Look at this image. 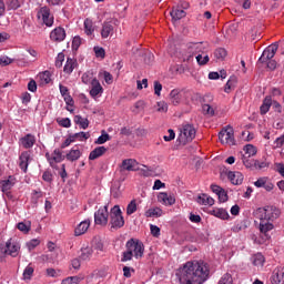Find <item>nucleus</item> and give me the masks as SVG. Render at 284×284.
Returning a JSON list of instances; mask_svg holds the SVG:
<instances>
[{"label": "nucleus", "instance_id": "nucleus-1", "mask_svg": "<svg viewBox=\"0 0 284 284\" xmlns=\"http://www.w3.org/2000/svg\"><path fill=\"white\" fill-rule=\"evenodd\" d=\"M181 284H203L210 278V265L204 261L186 262L176 272Z\"/></svg>", "mask_w": 284, "mask_h": 284}, {"label": "nucleus", "instance_id": "nucleus-2", "mask_svg": "<svg viewBox=\"0 0 284 284\" xmlns=\"http://www.w3.org/2000/svg\"><path fill=\"white\" fill-rule=\"evenodd\" d=\"M260 214V232L267 236V232L274 230V221L281 216V210L276 206H264L257 210Z\"/></svg>", "mask_w": 284, "mask_h": 284}, {"label": "nucleus", "instance_id": "nucleus-3", "mask_svg": "<svg viewBox=\"0 0 284 284\" xmlns=\"http://www.w3.org/2000/svg\"><path fill=\"white\" fill-rule=\"evenodd\" d=\"M125 250L122 253L121 262L128 263V261H132V258H143V254H145V245L139 239H130L125 243Z\"/></svg>", "mask_w": 284, "mask_h": 284}, {"label": "nucleus", "instance_id": "nucleus-4", "mask_svg": "<svg viewBox=\"0 0 284 284\" xmlns=\"http://www.w3.org/2000/svg\"><path fill=\"white\" fill-rule=\"evenodd\" d=\"M109 225L112 230H121L125 225V217H123V211L121 206L114 205L109 213Z\"/></svg>", "mask_w": 284, "mask_h": 284}, {"label": "nucleus", "instance_id": "nucleus-5", "mask_svg": "<svg viewBox=\"0 0 284 284\" xmlns=\"http://www.w3.org/2000/svg\"><path fill=\"white\" fill-rule=\"evenodd\" d=\"M195 136H196V129H194V125L184 124L181 129L178 141L182 143V145H185L186 143L194 141Z\"/></svg>", "mask_w": 284, "mask_h": 284}, {"label": "nucleus", "instance_id": "nucleus-6", "mask_svg": "<svg viewBox=\"0 0 284 284\" xmlns=\"http://www.w3.org/2000/svg\"><path fill=\"white\" fill-rule=\"evenodd\" d=\"M219 140L223 145H236V140H234V129L227 125L219 133Z\"/></svg>", "mask_w": 284, "mask_h": 284}, {"label": "nucleus", "instance_id": "nucleus-7", "mask_svg": "<svg viewBox=\"0 0 284 284\" xmlns=\"http://www.w3.org/2000/svg\"><path fill=\"white\" fill-rule=\"evenodd\" d=\"M110 219V212L108 211V205H104L103 207H100L94 213V223L95 225H102L105 227L108 225V221Z\"/></svg>", "mask_w": 284, "mask_h": 284}, {"label": "nucleus", "instance_id": "nucleus-8", "mask_svg": "<svg viewBox=\"0 0 284 284\" xmlns=\"http://www.w3.org/2000/svg\"><path fill=\"white\" fill-rule=\"evenodd\" d=\"M189 55L184 58V61H192L194 59V54H203L205 52V44L203 42H192L187 47Z\"/></svg>", "mask_w": 284, "mask_h": 284}, {"label": "nucleus", "instance_id": "nucleus-9", "mask_svg": "<svg viewBox=\"0 0 284 284\" xmlns=\"http://www.w3.org/2000/svg\"><path fill=\"white\" fill-rule=\"evenodd\" d=\"M276 52H278V42H275L271 45H268L262 53V55L258 59V63H267L274 57L276 55Z\"/></svg>", "mask_w": 284, "mask_h": 284}, {"label": "nucleus", "instance_id": "nucleus-10", "mask_svg": "<svg viewBox=\"0 0 284 284\" xmlns=\"http://www.w3.org/2000/svg\"><path fill=\"white\" fill-rule=\"evenodd\" d=\"M38 17L39 19H42L47 28H52L54 24V17L50 16V8L48 7H42L38 12Z\"/></svg>", "mask_w": 284, "mask_h": 284}, {"label": "nucleus", "instance_id": "nucleus-11", "mask_svg": "<svg viewBox=\"0 0 284 284\" xmlns=\"http://www.w3.org/2000/svg\"><path fill=\"white\" fill-rule=\"evenodd\" d=\"M223 174H225V176H227L229 181L233 184V185H241L243 183V173L239 172V171H224L221 173V175L223 176Z\"/></svg>", "mask_w": 284, "mask_h": 284}, {"label": "nucleus", "instance_id": "nucleus-12", "mask_svg": "<svg viewBox=\"0 0 284 284\" xmlns=\"http://www.w3.org/2000/svg\"><path fill=\"white\" fill-rule=\"evenodd\" d=\"M16 184L17 178H14V175H10L7 180L0 181V190L4 194H10V191L12 190V187H14Z\"/></svg>", "mask_w": 284, "mask_h": 284}, {"label": "nucleus", "instance_id": "nucleus-13", "mask_svg": "<svg viewBox=\"0 0 284 284\" xmlns=\"http://www.w3.org/2000/svg\"><path fill=\"white\" fill-rule=\"evenodd\" d=\"M271 283L272 284H284V267L278 266L274 268L271 275Z\"/></svg>", "mask_w": 284, "mask_h": 284}, {"label": "nucleus", "instance_id": "nucleus-14", "mask_svg": "<svg viewBox=\"0 0 284 284\" xmlns=\"http://www.w3.org/2000/svg\"><path fill=\"white\" fill-rule=\"evenodd\" d=\"M50 39L55 43H61V41H65V29H63L62 27L53 29L50 33Z\"/></svg>", "mask_w": 284, "mask_h": 284}, {"label": "nucleus", "instance_id": "nucleus-15", "mask_svg": "<svg viewBox=\"0 0 284 284\" xmlns=\"http://www.w3.org/2000/svg\"><path fill=\"white\" fill-rule=\"evenodd\" d=\"M6 250H7V254L14 258L19 256V250H21V246L19 245V243L12 242V239H10L6 243Z\"/></svg>", "mask_w": 284, "mask_h": 284}, {"label": "nucleus", "instance_id": "nucleus-16", "mask_svg": "<svg viewBox=\"0 0 284 284\" xmlns=\"http://www.w3.org/2000/svg\"><path fill=\"white\" fill-rule=\"evenodd\" d=\"M121 168L126 172H139V162L134 159H126L122 161Z\"/></svg>", "mask_w": 284, "mask_h": 284}, {"label": "nucleus", "instance_id": "nucleus-17", "mask_svg": "<svg viewBox=\"0 0 284 284\" xmlns=\"http://www.w3.org/2000/svg\"><path fill=\"white\" fill-rule=\"evenodd\" d=\"M45 156L51 168H54V163H61V161H63V153L59 149H55L51 156L49 153H47Z\"/></svg>", "mask_w": 284, "mask_h": 284}, {"label": "nucleus", "instance_id": "nucleus-18", "mask_svg": "<svg viewBox=\"0 0 284 284\" xmlns=\"http://www.w3.org/2000/svg\"><path fill=\"white\" fill-rule=\"evenodd\" d=\"M158 201L162 203V205H174V203H176L174 195H169L166 192L159 193Z\"/></svg>", "mask_w": 284, "mask_h": 284}, {"label": "nucleus", "instance_id": "nucleus-19", "mask_svg": "<svg viewBox=\"0 0 284 284\" xmlns=\"http://www.w3.org/2000/svg\"><path fill=\"white\" fill-rule=\"evenodd\" d=\"M34 143H37V138L30 133L20 139V145H22L24 150H30V148L34 146Z\"/></svg>", "mask_w": 284, "mask_h": 284}, {"label": "nucleus", "instance_id": "nucleus-20", "mask_svg": "<svg viewBox=\"0 0 284 284\" xmlns=\"http://www.w3.org/2000/svg\"><path fill=\"white\" fill-rule=\"evenodd\" d=\"M28 165H30V152L24 151L19 156V168L23 172H28Z\"/></svg>", "mask_w": 284, "mask_h": 284}, {"label": "nucleus", "instance_id": "nucleus-21", "mask_svg": "<svg viewBox=\"0 0 284 284\" xmlns=\"http://www.w3.org/2000/svg\"><path fill=\"white\" fill-rule=\"evenodd\" d=\"M91 90H90V95L95 98L99 97V94H103V87H101V82L97 78H94L91 82Z\"/></svg>", "mask_w": 284, "mask_h": 284}, {"label": "nucleus", "instance_id": "nucleus-22", "mask_svg": "<svg viewBox=\"0 0 284 284\" xmlns=\"http://www.w3.org/2000/svg\"><path fill=\"white\" fill-rule=\"evenodd\" d=\"M90 230V220L82 221L74 230L75 236H83Z\"/></svg>", "mask_w": 284, "mask_h": 284}, {"label": "nucleus", "instance_id": "nucleus-23", "mask_svg": "<svg viewBox=\"0 0 284 284\" xmlns=\"http://www.w3.org/2000/svg\"><path fill=\"white\" fill-rule=\"evenodd\" d=\"M108 152V149L105 146H98L93 151L90 152L89 154V160L90 161H97V159L103 156Z\"/></svg>", "mask_w": 284, "mask_h": 284}, {"label": "nucleus", "instance_id": "nucleus-24", "mask_svg": "<svg viewBox=\"0 0 284 284\" xmlns=\"http://www.w3.org/2000/svg\"><path fill=\"white\" fill-rule=\"evenodd\" d=\"M114 32V26L112 22H104L102 24L101 37L102 39H108Z\"/></svg>", "mask_w": 284, "mask_h": 284}, {"label": "nucleus", "instance_id": "nucleus-25", "mask_svg": "<svg viewBox=\"0 0 284 284\" xmlns=\"http://www.w3.org/2000/svg\"><path fill=\"white\" fill-rule=\"evenodd\" d=\"M211 214L216 216V219H222V221H227L230 219V213H227L225 209H213Z\"/></svg>", "mask_w": 284, "mask_h": 284}, {"label": "nucleus", "instance_id": "nucleus-26", "mask_svg": "<svg viewBox=\"0 0 284 284\" xmlns=\"http://www.w3.org/2000/svg\"><path fill=\"white\" fill-rule=\"evenodd\" d=\"M169 99L173 105H179L181 103V91L179 89H173L170 92Z\"/></svg>", "mask_w": 284, "mask_h": 284}, {"label": "nucleus", "instance_id": "nucleus-27", "mask_svg": "<svg viewBox=\"0 0 284 284\" xmlns=\"http://www.w3.org/2000/svg\"><path fill=\"white\" fill-rule=\"evenodd\" d=\"M146 219H159L160 216H163V210L161 207H153L149 209L145 212Z\"/></svg>", "mask_w": 284, "mask_h": 284}, {"label": "nucleus", "instance_id": "nucleus-28", "mask_svg": "<svg viewBox=\"0 0 284 284\" xmlns=\"http://www.w3.org/2000/svg\"><path fill=\"white\" fill-rule=\"evenodd\" d=\"M270 108H272V97L267 95L260 106L261 114H267L270 112Z\"/></svg>", "mask_w": 284, "mask_h": 284}, {"label": "nucleus", "instance_id": "nucleus-29", "mask_svg": "<svg viewBox=\"0 0 284 284\" xmlns=\"http://www.w3.org/2000/svg\"><path fill=\"white\" fill-rule=\"evenodd\" d=\"M67 161H71V163H74V161H79L81 159V151L79 149H71L70 152L65 155Z\"/></svg>", "mask_w": 284, "mask_h": 284}, {"label": "nucleus", "instance_id": "nucleus-30", "mask_svg": "<svg viewBox=\"0 0 284 284\" xmlns=\"http://www.w3.org/2000/svg\"><path fill=\"white\" fill-rule=\"evenodd\" d=\"M74 123L77 125H80L82 130H88V128L90 126V121L88 120V118H83L81 115L74 116Z\"/></svg>", "mask_w": 284, "mask_h": 284}, {"label": "nucleus", "instance_id": "nucleus-31", "mask_svg": "<svg viewBox=\"0 0 284 284\" xmlns=\"http://www.w3.org/2000/svg\"><path fill=\"white\" fill-rule=\"evenodd\" d=\"M74 68H77V60H74L72 58H68L67 63L63 69L65 74H72V72H74Z\"/></svg>", "mask_w": 284, "mask_h": 284}, {"label": "nucleus", "instance_id": "nucleus-32", "mask_svg": "<svg viewBox=\"0 0 284 284\" xmlns=\"http://www.w3.org/2000/svg\"><path fill=\"white\" fill-rule=\"evenodd\" d=\"M38 78L40 79L41 85H48L52 81V73L50 71H43L39 73Z\"/></svg>", "mask_w": 284, "mask_h": 284}, {"label": "nucleus", "instance_id": "nucleus-33", "mask_svg": "<svg viewBox=\"0 0 284 284\" xmlns=\"http://www.w3.org/2000/svg\"><path fill=\"white\" fill-rule=\"evenodd\" d=\"M197 203L200 205H213L214 200L212 199V196H209L207 194L204 193L197 196Z\"/></svg>", "mask_w": 284, "mask_h": 284}, {"label": "nucleus", "instance_id": "nucleus-34", "mask_svg": "<svg viewBox=\"0 0 284 284\" xmlns=\"http://www.w3.org/2000/svg\"><path fill=\"white\" fill-rule=\"evenodd\" d=\"M171 17L173 21H180V19H183V17H185V11L183 9L174 8L171 11Z\"/></svg>", "mask_w": 284, "mask_h": 284}, {"label": "nucleus", "instance_id": "nucleus-35", "mask_svg": "<svg viewBox=\"0 0 284 284\" xmlns=\"http://www.w3.org/2000/svg\"><path fill=\"white\" fill-rule=\"evenodd\" d=\"M93 252L94 251L90 246L82 248L81 250V255H80L81 261H90V258L92 257Z\"/></svg>", "mask_w": 284, "mask_h": 284}, {"label": "nucleus", "instance_id": "nucleus-36", "mask_svg": "<svg viewBox=\"0 0 284 284\" xmlns=\"http://www.w3.org/2000/svg\"><path fill=\"white\" fill-rule=\"evenodd\" d=\"M73 141H88L90 139V132H79L71 135Z\"/></svg>", "mask_w": 284, "mask_h": 284}, {"label": "nucleus", "instance_id": "nucleus-37", "mask_svg": "<svg viewBox=\"0 0 284 284\" xmlns=\"http://www.w3.org/2000/svg\"><path fill=\"white\" fill-rule=\"evenodd\" d=\"M110 134H108L105 131H102V134L95 140V145H103V143H108L110 141Z\"/></svg>", "mask_w": 284, "mask_h": 284}, {"label": "nucleus", "instance_id": "nucleus-38", "mask_svg": "<svg viewBox=\"0 0 284 284\" xmlns=\"http://www.w3.org/2000/svg\"><path fill=\"white\" fill-rule=\"evenodd\" d=\"M6 6L7 10H19V8H21V2L19 0H8Z\"/></svg>", "mask_w": 284, "mask_h": 284}, {"label": "nucleus", "instance_id": "nucleus-39", "mask_svg": "<svg viewBox=\"0 0 284 284\" xmlns=\"http://www.w3.org/2000/svg\"><path fill=\"white\" fill-rule=\"evenodd\" d=\"M84 32L85 34L90 36L94 32V27L92 26V20L85 19L84 20Z\"/></svg>", "mask_w": 284, "mask_h": 284}, {"label": "nucleus", "instance_id": "nucleus-40", "mask_svg": "<svg viewBox=\"0 0 284 284\" xmlns=\"http://www.w3.org/2000/svg\"><path fill=\"white\" fill-rule=\"evenodd\" d=\"M136 212V200H132L126 206V215L132 216Z\"/></svg>", "mask_w": 284, "mask_h": 284}, {"label": "nucleus", "instance_id": "nucleus-41", "mask_svg": "<svg viewBox=\"0 0 284 284\" xmlns=\"http://www.w3.org/2000/svg\"><path fill=\"white\" fill-rule=\"evenodd\" d=\"M32 274H34V267L28 265L23 271L24 281H30V278H32Z\"/></svg>", "mask_w": 284, "mask_h": 284}, {"label": "nucleus", "instance_id": "nucleus-42", "mask_svg": "<svg viewBox=\"0 0 284 284\" xmlns=\"http://www.w3.org/2000/svg\"><path fill=\"white\" fill-rule=\"evenodd\" d=\"M81 283V277L79 276H70L62 280L61 284H79Z\"/></svg>", "mask_w": 284, "mask_h": 284}, {"label": "nucleus", "instance_id": "nucleus-43", "mask_svg": "<svg viewBox=\"0 0 284 284\" xmlns=\"http://www.w3.org/2000/svg\"><path fill=\"white\" fill-rule=\"evenodd\" d=\"M235 85H236V78L233 77L226 82L224 92H226V94H230L232 88H234Z\"/></svg>", "mask_w": 284, "mask_h": 284}, {"label": "nucleus", "instance_id": "nucleus-44", "mask_svg": "<svg viewBox=\"0 0 284 284\" xmlns=\"http://www.w3.org/2000/svg\"><path fill=\"white\" fill-rule=\"evenodd\" d=\"M244 152H245V154L248 155V158L250 156H255V154H256V146H254L253 144H246L244 146Z\"/></svg>", "mask_w": 284, "mask_h": 284}, {"label": "nucleus", "instance_id": "nucleus-45", "mask_svg": "<svg viewBox=\"0 0 284 284\" xmlns=\"http://www.w3.org/2000/svg\"><path fill=\"white\" fill-rule=\"evenodd\" d=\"M195 59L200 65H207L210 63V55L203 57V54H197Z\"/></svg>", "mask_w": 284, "mask_h": 284}, {"label": "nucleus", "instance_id": "nucleus-46", "mask_svg": "<svg viewBox=\"0 0 284 284\" xmlns=\"http://www.w3.org/2000/svg\"><path fill=\"white\" fill-rule=\"evenodd\" d=\"M233 283H234V280L232 278V274L230 273L224 274L219 281V284H233Z\"/></svg>", "mask_w": 284, "mask_h": 284}, {"label": "nucleus", "instance_id": "nucleus-47", "mask_svg": "<svg viewBox=\"0 0 284 284\" xmlns=\"http://www.w3.org/2000/svg\"><path fill=\"white\" fill-rule=\"evenodd\" d=\"M99 77H103V79H104L105 83H108V85H111L112 81H114V78L108 71L100 72Z\"/></svg>", "mask_w": 284, "mask_h": 284}, {"label": "nucleus", "instance_id": "nucleus-48", "mask_svg": "<svg viewBox=\"0 0 284 284\" xmlns=\"http://www.w3.org/2000/svg\"><path fill=\"white\" fill-rule=\"evenodd\" d=\"M214 57L223 61V59L227 57V51L223 48H219L214 51Z\"/></svg>", "mask_w": 284, "mask_h": 284}, {"label": "nucleus", "instance_id": "nucleus-49", "mask_svg": "<svg viewBox=\"0 0 284 284\" xmlns=\"http://www.w3.org/2000/svg\"><path fill=\"white\" fill-rule=\"evenodd\" d=\"M17 227L20 232H23L24 234H28V232H30L31 225H30V222L28 224L23 223V222H19Z\"/></svg>", "mask_w": 284, "mask_h": 284}, {"label": "nucleus", "instance_id": "nucleus-50", "mask_svg": "<svg viewBox=\"0 0 284 284\" xmlns=\"http://www.w3.org/2000/svg\"><path fill=\"white\" fill-rule=\"evenodd\" d=\"M92 81H94V79H92V73L85 72L82 74V83L90 85V83L92 84Z\"/></svg>", "mask_w": 284, "mask_h": 284}, {"label": "nucleus", "instance_id": "nucleus-51", "mask_svg": "<svg viewBox=\"0 0 284 284\" xmlns=\"http://www.w3.org/2000/svg\"><path fill=\"white\" fill-rule=\"evenodd\" d=\"M57 123L61 126V128H71L72 122L70 121L69 118H63L61 120H57Z\"/></svg>", "mask_w": 284, "mask_h": 284}, {"label": "nucleus", "instance_id": "nucleus-52", "mask_svg": "<svg viewBox=\"0 0 284 284\" xmlns=\"http://www.w3.org/2000/svg\"><path fill=\"white\" fill-rule=\"evenodd\" d=\"M63 61H65V54H63V52H60L55 59V68H62Z\"/></svg>", "mask_w": 284, "mask_h": 284}, {"label": "nucleus", "instance_id": "nucleus-53", "mask_svg": "<svg viewBox=\"0 0 284 284\" xmlns=\"http://www.w3.org/2000/svg\"><path fill=\"white\" fill-rule=\"evenodd\" d=\"M150 230H151L152 236H154L155 239H159V236H161V229L159 226L151 224Z\"/></svg>", "mask_w": 284, "mask_h": 284}, {"label": "nucleus", "instance_id": "nucleus-54", "mask_svg": "<svg viewBox=\"0 0 284 284\" xmlns=\"http://www.w3.org/2000/svg\"><path fill=\"white\" fill-rule=\"evenodd\" d=\"M94 53H95V57L100 59H105V49L101 47H94Z\"/></svg>", "mask_w": 284, "mask_h": 284}, {"label": "nucleus", "instance_id": "nucleus-55", "mask_svg": "<svg viewBox=\"0 0 284 284\" xmlns=\"http://www.w3.org/2000/svg\"><path fill=\"white\" fill-rule=\"evenodd\" d=\"M41 241L39 240H31L30 242L27 243V247L30 252H32V250H34V247H38V245H40Z\"/></svg>", "mask_w": 284, "mask_h": 284}, {"label": "nucleus", "instance_id": "nucleus-56", "mask_svg": "<svg viewBox=\"0 0 284 284\" xmlns=\"http://www.w3.org/2000/svg\"><path fill=\"white\" fill-rule=\"evenodd\" d=\"M263 263H265V257H263V255H261V254L255 255L253 265L258 266V265H263Z\"/></svg>", "mask_w": 284, "mask_h": 284}, {"label": "nucleus", "instance_id": "nucleus-57", "mask_svg": "<svg viewBox=\"0 0 284 284\" xmlns=\"http://www.w3.org/2000/svg\"><path fill=\"white\" fill-rule=\"evenodd\" d=\"M72 48H73V50H79V48H81V37L75 36L73 38Z\"/></svg>", "mask_w": 284, "mask_h": 284}, {"label": "nucleus", "instance_id": "nucleus-58", "mask_svg": "<svg viewBox=\"0 0 284 284\" xmlns=\"http://www.w3.org/2000/svg\"><path fill=\"white\" fill-rule=\"evenodd\" d=\"M202 110L210 116H214V109L210 104H203Z\"/></svg>", "mask_w": 284, "mask_h": 284}, {"label": "nucleus", "instance_id": "nucleus-59", "mask_svg": "<svg viewBox=\"0 0 284 284\" xmlns=\"http://www.w3.org/2000/svg\"><path fill=\"white\" fill-rule=\"evenodd\" d=\"M266 181H270L268 178H260L257 181L254 182L255 187H264Z\"/></svg>", "mask_w": 284, "mask_h": 284}, {"label": "nucleus", "instance_id": "nucleus-60", "mask_svg": "<svg viewBox=\"0 0 284 284\" xmlns=\"http://www.w3.org/2000/svg\"><path fill=\"white\" fill-rule=\"evenodd\" d=\"M12 63V59H10L8 55H3L0 58V65L6 67L10 65Z\"/></svg>", "mask_w": 284, "mask_h": 284}, {"label": "nucleus", "instance_id": "nucleus-61", "mask_svg": "<svg viewBox=\"0 0 284 284\" xmlns=\"http://www.w3.org/2000/svg\"><path fill=\"white\" fill-rule=\"evenodd\" d=\"M158 112H168V104L165 101L158 102Z\"/></svg>", "mask_w": 284, "mask_h": 284}, {"label": "nucleus", "instance_id": "nucleus-62", "mask_svg": "<svg viewBox=\"0 0 284 284\" xmlns=\"http://www.w3.org/2000/svg\"><path fill=\"white\" fill-rule=\"evenodd\" d=\"M217 196H219V201L221 203H225L229 199L227 192H225L223 189H222V191L220 192V194Z\"/></svg>", "mask_w": 284, "mask_h": 284}, {"label": "nucleus", "instance_id": "nucleus-63", "mask_svg": "<svg viewBox=\"0 0 284 284\" xmlns=\"http://www.w3.org/2000/svg\"><path fill=\"white\" fill-rule=\"evenodd\" d=\"M42 180L45 181V183H50L52 181V173L50 171H45L42 174Z\"/></svg>", "mask_w": 284, "mask_h": 284}, {"label": "nucleus", "instance_id": "nucleus-64", "mask_svg": "<svg viewBox=\"0 0 284 284\" xmlns=\"http://www.w3.org/2000/svg\"><path fill=\"white\" fill-rule=\"evenodd\" d=\"M275 168H276V172H278V174H281V176H284V164L283 163H276Z\"/></svg>", "mask_w": 284, "mask_h": 284}]
</instances>
